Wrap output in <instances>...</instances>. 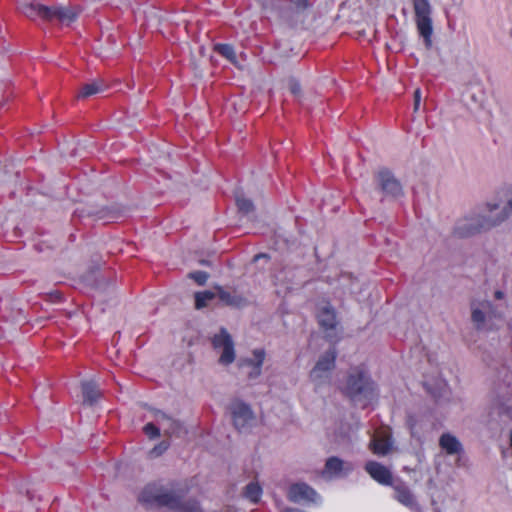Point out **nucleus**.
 I'll return each mask as SVG.
<instances>
[{"label":"nucleus","mask_w":512,"mask_h":512,"mask_svg":"<svg viewBox=\"0 0 512 512\" xmlns=\"http://www.w3.org/2000/svg\"><path fill=\"white\" fill-rule=\"evenodd\" d=\"M354 469L351 463H345L338 457H330L325 463V473L330 476L339 477L346 476Z\"/></svg>","instance_id":"12"},{"label":"nucleus","mask_w":512,"mask_h":512,"mask_svg":"<svg viewBox=\"0 0 512 512\" xmlns=\"http://www.w3.org/2000/svg\"><path fill=\"white\" fill-rule=\"evenodd\" d=\"M315 496V490L306 483L292 484L288 491V499L294 503L313 501Z\"/></svg>","instance_id":"11"},{"label":"nucleus","mask_w":512,"mask_h":512,"mask_svg":"<svg viewBox=\"0 0 512 512\" xmlns=\"http://www.w3.org/2000/svg\"><path fill=\"white\" fill-rule=\"evenodd\" d=\"M284 512H294L292 509H286Z\"/></svg>","instance_id":"35"},{"label":"nucleus","mask_w":512,"mask_h":512,"mask_svg":"<svg viewBox=\"0 0 512 512\" xmlns=\"http://www.w3.org/2000/svg\"><path fill=\"white\" fill-rule=\"evenodd\" d=\"M394 490V498L402 505L413 509L417 506V501L410 488L403 482L392 484Z\"/></svg>","instance_id":"13"},{"label":"nucleus","mask_w":512,"mask_h":512,"mask_svg":"<svg viewBox=\"0 0 512 512\" xmlns=\"http://www.w3.org/2000/svg\"><path fill=\"white\" fill-rule=\"evenodd\" d=\"M235 200L237 208L242 214L247 215L254 211V204L250 199L244 197L243 195H236Z\"/></svg>","instance_id":"23"},{"label":"nucleus","mask_w":512,"mask_h":512,"mask_svg":"<svg viewBox=\"0 0 512 512\" xmlns=\"http://www.w3.org/2000/svg\"><path fill=\"white\" fill-rule=\"evenodd\" d=\"M366 472L371 476L372 479L377 481L381 485L391 486L393 484V477L390 470L376 461H368L365 464Z\"/></svg>","instance_id":"10"},{"label":"nucleus","mask_w":512,"mask_h":512,"mask_svg":"<svg viewBox=\"0 0 512 512\" xmlns=\"http://www.w3.org/2000/svg\"><path fill=\"white\" fill-rule=\"evenodd\" d=\"M212 345L214 349L222 348L223 351L220 355L219 362L223 365H229L235 360L234 343L225 328H221L218 334L212 338Z\"/></svg>","instance_id":"6"},{"label":"nucleus","mask_w":512,"mask_h":512,"mask_svg":"<svg viewBox=\"0 0 512 512\" xmlns=\"http://www.w3.org/2000/svg\"><path fill=\"white\" fill-rule=\"evenodd\" d=\"M214 52L227 59L231 64L237 65V56L233 45L228 43H217L213 48Z\"/></svg>","instance_id":"19"},{"label":"nucleus","mask_w":512,"mask_h":512,"mask_svg":"<svg viewBox=\"0 0 512 512\" xmlns=\"http://www.w3.org/2000/svg\"><path fill=\"white\" fill-rule=\"evenodd\" d=\"M83 402L92 406L101 397L100 390L94 381H84L81 384Z\"/></svg>","instance_id":"16"},{"label":"nucleus","mask_w":512,"mask_h":512,"mask_svg":"<svg viewBox=\"0 0 512 512\" xmlns=\"http://www.w3.org/2000/svg\"><path fill=\"white\" fill-rule=\"evenodd\" d=\"M216 289L219 299L224 304L232 307H242L243 305H245L246 300L244 297L231 294L230 292L224 290L222 287H217Z\"/></svg>","instance_id":"18"},{"label":"nucleus","mask_w":512,"mask_h":512,"mask_svg":"<svg viewBox=\"0 0 512 512\" xmlns=\"http://www.w3.org/2000/svg\"><path fill=\"white\" fill-rule=\"evenodd\" d=\"M232 420L239 431L250 425L253 420V412L249 405L242 401H235L231 405Z\"/></svg>","instance_id":"9"},{"label":"nucleus","mask_w":512,"mask_h":512,"mask_svg":"<svg viewBox=\"0 0 512 512\" xmlns=\"http://www.w3.org/2000/svg\"><path fill=\"white\" fill-rule=\"evenodd\" d=\"M290 90L293 94L297 95L300 93L301 87L298 82L292 81L290 83Z\"/></svg>","instance_id":"31"},{"label":"nucleus","mask_w":512,"mask_h":512,"mask_svg":"<svg viewBox=\"0 0 512 512\" xmlns=\"http://www.w3.org/2000/svg\"><path fill=\"white\" fill-rule=\"evenodd\" d=\"M472 321L477 329H481L485 322V314L482 310L475 308L472 310Z\"/></svg>","instance_id":"25"},{"label":"nucleus","mask_w":512,"mask_h":512,"mask_svg":"<svg viewBox=\"0 0 512 512\" xmlns=\"http://www.w3.org/2000/svg\"><path fill=\"white\" fill-rule=\"evenodd\" d=\"M342 392L353 402H363L365 408L374 397L375 384L364 367L352 369L347 377V382Z\"/></svg>","instance_id":"3"},{"label":"nucleus","mask_w":512,"mask_h":512,"mask_svg":"<svg viewBox=\"0 0 512 512\" xmlns=\"http://www.w3.org/2000/svg\"><path fill=\"white\" fill-rule=\"evenodd\" d=\"M376 178L380 190L388 197L397 198L403 195V188L398 179L388 168H381Z\"/></svg>","instance_id":"8"},{"label":"nucleus","mask_w":512,"mask_h":512,"mask_svg":"<svg viewBox=\"0 0 512 512\" xmlns=\"http://www.w3.org/2000/svg\"><path fill=\"white\" fill-rule=\"evenodd\" d=\"M391 449V443L384 438L374 439L371 442V450L376 455H386Z\"/></svg>","instance_id":"22"},{"label":"nucleus","mask_w":512,"mask_h":512,"mask_svg":"<svg viewBox=\"0 0 512 512\" xmlns=\"http://www.w3.org/2000/svg\"><path fill=\"white\" fill-rule=\"evenodd\" d=\"M260 258H269V256L267 254L260 253V254L255 255L254 261H258Z\"/></svg>","instance_id":"32"},{"label":"nucleus","mask_w":512,"mask_h":512,"mask_svg":"<svg viewBox=\"0 0 512 512\" xmlns=\"http://www.w3.org/2000/svg\"><path fill=\"white\" fill-rule=\"evenodd\" d=\"M143 431L150 439H154L160 435L159 428L151 422L144 426Z\"/></svg>","instance_id":"28"},{"label":"nucleus","mask_w":512,"mask_h":512,"mask_svg":"<svg viewBox=\"0 0 512 512\" xmlns=\"http://www.w3.org/2000/svg\"><path fill=\"white\" fill-rule=\"evenodd\" d=\"M215 298V293L212 291L197 292L195 294V307L201 309L207 306L208 302Z\"/></svg>","instance_id":"24"},{"label":"nucleus","mask_w":512,"mask_h":512,"mask_svg":"<svg viewBox=\"0 0 512 512\" xmlns=\"http://www.w3.org/2000/svg\"><path fill=\"white\" fill-rule=\"evenodd\" d=\"M170 443L166 440L161 441L157 445H155L149 452L151 457H158L162 455L169 448Z\"/></svg>","instance_id":"26"},{"label":"nucleus","mask_w":512,"mask_h":512,"mask_svg":"<svg viewBox=\"0 0 512 512\" xmlns=\"http://www.w3.org/2000/svg\"><path fill=\"white\" fill-rule=\"evenodd\" d=\"M20 11L29 19L37 18L44 21H58L61 24L69 25L77 19V13L69 7L45 6L39 3H23Z\"/></svg>","instance_id":"4"},{"label":"nucleus","mask_w":512,"mask_h":512,"mask_svg":"<svg viewBox=\"0 0 512 512\" xmlns=\"http://www.w3.org/2000/svg\"><path fill=\"white\" fill-rule=\"evenodd\" d=\"M420 101H421V91H420V89H416L414 91V109L415 110L419 109Z\"/></svg>","instance_id":"30"},{"label":"nucleus","mask_w":512,"mask_h":512,"mask_svg":"<svg viewBox=\"0 0 512 512\" xmlns=\"http://www.w3.org/2000/svg\"><path fill=\"white\" fill-rule=\"evenodd\" d=\"M188 276L190 279H193L198 285H205L209 278V274L205 271H194L189 273Z\"/></svg>","instance_id":"27"},{"label":"nucleus","mask_w":512,"mask_h":512,"mask_svg":"<svg viewBox=\"0 0 512 512\" xmlns=\"http://www.w3.org/2000/svg\"><path fill=\"white\" fill-rule=\"evenodd\" d=\"M318 323L320 327L325 331H335L337 321L336 313L333 308L329 306L323 307L317 315Z\"/></svg>","instance_id":"15"},{"label":"nucleus","mask_w":512,"mask_h":512,"mask_svg":"<svg viewBox=\"0 0 512 512\" xmlns=\"http://www.w3.org/2000/svg\"><path fill=\"white\" fill-rule=\"evenodd\" d=\"M439 445L448 455L458 454L463 450L459 440L450 433H443L441 435Z\"/></svg>","instance_id":"17"},{"label":"nucleus","mask_w":512,"mask_h":512,"mask_svg":"<svg viewBox=\"0 0 512 512\" xmlns=\"http://www.w3.org/2000/svg\"><path fill=\"white\" fill-rule=\"evenodd\" d=\"M495 297L498 298V299H501L503 297V292L501 291H496L495 292Z\"/></svg>","instance_id":"34"},{"label":"nucleus","mask_w":512,"mask_h":512,"mask_svg":"<svg viewBox=\"0 0 512 512\" xmlns=\"http://www.w3.org/2000/svg\"><path fill=\"white\" fill-rule=\"evenodd\" d=\"M262 495V488L256 482L249 483L244 490V496L253 503H258Z\"/></svg>","instance_id":"21"},{"label":"nucleus","mask_w":512,"mask_h":512,"mask_svg":"<svg viewBox=\"0 0 512 512\" xmlns=\"http://www.w3.org/2000/svg\"><path fill=\"white\" fill-rule=\"evenodd\" d=\"M292 3L300 11L305 10L309 6L308 0H292Z\"/></svg>","instance_id":"29"},{"label":"nucleus","mask_w":512,"mask_h":512,"mask_svg":"<svg viewBox=\"0 0 512 512\" xmlns=\"http://www.w3.org/2000/svg\"><path fill=\"white\" fill-rule=\"evenodd\" d=\"M139 501L148 506L167 507L176 512H203L196 500L182 501L181 497L156 484H148L139 495Z\"/></svg>","instance_id":"2"},{"label":"nucleus","mask_w":512,"mask_h":512,"mask_svg":"<svg viewBox=\"0 0 512 512\" xmlns=\"http://www.w3.org/2000/svg\"><path fill=\"white\" fill-rule=\"evenodd\" d=\"M414 21L424 46L430 50L433 46L432 7L429 0H413Z\"/></svg>","instance_id":"5"},{"label":"nucleus","mask_w":512,"mask_h":512,"mask_svg":"<svg viewBox=\"0 0 512 512\" xmlns=\"http://www.w3.org/2000/svg\"><path fill=\"white\" fill-rule=\"evenodd\" d=\"M326 337L331 342H336L337 341V339H335V336H333L331 333H327Z\"/></svg>","instance_id":"33"},{"label":"nucleus","mask_w":512,"mask_h":512,"mask_svg":"<svg viewBox=\"0 0 512 512\" xmlns=\"http://www.w3.org/2000/svg\"><path fill=\"white\" fill-rule=\"evenodd\" d=\"M102 91H104V84L102 82L94 81L87 83L82 86L80 92L78 93V98H88Z\"/></svg>","instance_id":"20"},{"label":"nucleus","mask_w":512,"mask_h":512,"mask_svg":"<svg viewBox=\"0 0 512 512\" xmlns=\"http://www.w3.org/2000/svg\"><path fill=\"white\" fill-rule=\"evenodd\" d=\"M335 360H336L335 348L330 349L329 351L325 352L324 355H322L319 358L316 365L310 372L311 380L317 384H320L324 380L328 379L330 376V372L335 367Z\"/></svg>","instance_id":"7"},{"label":"nucleus","mask_w":512,"mask_h":512,"mask_svg":"<svg viewBox=\"0 0 512 512\" xmlns=\"http://www.w3.org/2000/svg\"><path fill=\"white\" fill-rule=\"evenodd\" d=\"M254 358L243 359L240 363V366H249L252 370L249 372V379L258 378L262 372V365L265 360V351L263 349H255L253 350Z\"/></svg>","instance_id":"14"},{"label":"nucleus","mask_w":512,"mask_h":512,"mask_svg":"<svg viewBox=\"0 0 512 512\" xmlns=\"http://www.w3.org/2000/svg\"><path fill=\"white\" fill-rule=\"evenodd\" d=\"M488 211L493 214L496 210L501 209V215L497 217L477 216L464 219L455 227L454 233L461 238L472 236L482 230L490 229L503 222L512 213V188H503L498 193V202L488 204Z\"/></svg>","instance_id":"1"}]
</instances>
